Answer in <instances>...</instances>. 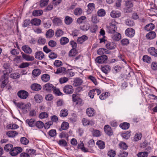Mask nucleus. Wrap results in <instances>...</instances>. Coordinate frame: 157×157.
Instances as JSON below:
<instances>
[{
    "instance_id": "nucleus-1",
    "label": "nucleus",
    "mask_w": 157,
    "mask_h": 157,
    "mask_svg": "<svg viewBox=\"0 0 157 157\" xmlns=\"http://www.w3.org/2000/svg\"><path fill=\"white\" fill-rule=\"evenodd\" d=\"M17 106L18 108L21 109L23 113H26L31 109V105L30 102L26 104L18 102L17 104Z\"/></svg>"
},
{
    "instance_id": "nucleus-2",
    "label": "nucleus",
    "mask_w": 157,
    "mask_h": 157,
    "mask_svg": "<svg viewBox=\"0 0 157 157\" xmlns=\"http://www.w3.org/2000/svg\"><path fill=\"white\" fill-rule=\"evenodd\" d=\"M4 73L3 75L1 76V79L2 80V84L1 85V87L4 88L7 84L8 82V72L5 73V71H4Z\"/></svg>"
},
{
    "instance_id": "nucleus-3",
    "label": "nucleus",
    "mask_w": 157,
    "mask_h": 157,
    "mask_svg": "<svg viewBox=\"0 0 157 157\" xmlns=\"http://www.w3.org/2000/svg\"><path fill=\"white\" fill-rule=\"evenodd\" d=\"M22 151V148L20 147H16L12 148L10 152V154L12 156H15Z\"/></svg>"
},
{
    "instance_id": "nucleus-4",
    "label": "nucleus",
    "mask_w": 157,
    "mask_h": 157,
    "mask_svg": "<svg viewBox=\"0 0 157 157\" xmlns=\"http://www.w3.org/2000/svg\"><path fill=\"white\" fill-rule=\"evenodd\" d=\"M108 31L109 33H113L117 30V27L114 22L111 23L109 24V25L107 26Z\"/></svg>"
},
{
    "instance_id": "nucleus-5",
    "label": "nucleus",
    "mask_w": 157,
    "mask_h": 157,
    "mask_svg": "<svg viewBox=\"0 0 157 157\" xmlns=\"http://www.w3.org/2000/svg\"><path fill=\"white\" fill-rule=\"evenodd\" d=\"M18 96L22 99H26L29 96V93L26 91L21 90L17 93Z\"/></svg>"
},
{
    "instance_id": "nucleus-6",
    "label": "nucleus",
    "mask_w": 157,
    "mask_h": 157,
    "mask_svg": "<svg viewBox=\"0 0 157 157\" xmlns=\"http://www.w3.org/2000/svg\"><path fill=\"white\" fill-rule=\"evenodd\" d=\"M135 30L131 28L127 29L125 32V35L130 37H133L135 35Z\"/></svg>"
},
{
    "instance_id": "nucleus-7",
    "label": "nucleus",
    "mask_w": 157,
    "mask_h": 157,
    "mask_svg": "<svg viewBox=\"0 0 157 157\" xmlns=\"http://www.w3.org/2000/svg\"><path fill=\"white\" fill-rule=\"evenodd\" d=\"M107 59V56L106 55H102L97 57L95 61L99 63H104Z\"/></svg>"
},
{
    "instance_id": "nucleus-8",
    "label": "nucleus",
    "mask_w": 157,
    "mask_h": 157,
    "mask_svg": "<svg viewBox=\"0 0 157 157\" xmlns=\"http://www.w3.org/2000/svg\"><path fill=\"white\" fill-rule=\"evenodd\" d=\"M110 15L113 18H118L121 16V13L119 11L113 10L110 12Z\"/></svg>"
},
{
    "instance_id": "nucleus-9",
    "label": "nucleus",
    "mask_w": 157,
    "mask_h": 157,
    "mask_svg": "<svg viewBox=\"0 0 157 157\" xmlns=\"http://www.w3.org/2000/svg\"><path fill=\"white\" fill-rule=\"evenodd\" d=\"M82 122L84 126L88 125H93L94 124V121L92 120H89L85 118H83L82 120Z\"/></svg>"
},
{
    "instance_id": "nucleus-10",
    "label": "nucleus",
    "mask_w": 157,
    "mask_h": 157,
    "mask_svg": "<svg viewBox=\"0 0 157 157\" xmlns=\"http://www.w3.org/2000/svg\"><path fill=\"white\" fill-rule=\"evenodd\" d=\"M146 37L148 39H153L156 37V33L154 31H151L146 34Z\"/></svg>"
},
{
    "instance_id": "nucleus-11",
    "label": "nucleus",
    "mask_w": 157,
    "mask_h": 157,
    "mask_svg": "<svg viewBox=\"0 0 157 157\" xmlns=\"http://www.w3.org/2000/svg\"><path fill=\"white\" fill-rule=\"evenodd\" d=\"M35 57L37 59L42 60L44 58V54L41 51L37 52L35 53Z\"/></svg>"
},
{
    "instance_id": "nucleus-12",
    "label": "nucleus",
    "mask_w": 157,
    "mask_h": 157,
    "mask_svg": "<svg viewBox=\"0 0 157 157\" xmlns=\"http://www.w3.org/2000/svg\"><path fill=\"white\" fill-rule=\"evenodd\" d=\"M104 129L105 133L108 135H111L113 134L111 128L109 125H105L104 127Z\"/></svg>"
},
{
    "instance_id": "nucleus-13",
    "label": "nucleus",
    "mask_w": 157,
    "mask_h": 157,
    "mask_svg": "<svg viewBox=\"0 0 157 157\" xmlns=\"http://www.w3.org/2000/svg\"><path fill=\"white\" fill-rule=\"evenodd\" d=\"M82 82V80L79 78H76L74 79L73 85L75 87L79 86L80 85Z\"/></svg>"
},
{
    "instance_id": "nucleus-14",
    "label": "nucleus",
    "mask_w": 157,
    "mask_h": 157,
    "mask_svg": "<svg viewBox=\"0 0 157 157\" xmlns=\"http://www.w3.org/2000/svg\"><path fill=\"white\" fill-rule=\"evenodd\" d=\"M148 52L151 55L155 57L157 56V49L154 47H151L148 49Z\"/></svg>"
},
{
    "instance_id": "nucleus-15",
    "label": "nucleus",
    "mask_w": 157,
    "mask_h": 157,
    "mask_svg": "<svg viewBox=\"0 0 157 157\" xmlns=\"http://www.w3.org/2000/svg\"><path fill=\"white\" fill-rule=\"evenodd\" d=\"M22 49L27 54H30L32 52V49L28 45H24L22 47Z\"/></svg>"
},
{
    "instance_id": "nucleus-16",
    "label": "nucleus",
    "mask_w": 157,
    "mask_h": 157,
    "mask_svg": "<svg viewBox=\"0 0 157 157\" xmlns=\"http://www.w3.org/2000/svg\"><path fill=\"white\" fill-rule=\"evenodd\" d=\"M34 99L36 103H40L43 101V98L40 95L37 94L34 96Z\"/></svg>"
},
{
    "instance_id": "nucleus-17",
    "label": "nucleus",
    "mask_w": 157,
    "mask_h": 157,
    "mask_svg": "<svg viewBox=\"0 0 157 157\" xmlns=\"http://www.w3.org/2000/svg\"><path fill=\"white\" fill-rule=\"evenodd\" d=\"M87 7V13L88 14H90L94 9L95 5L93 3H90L88 5Z\"/></svg>"
},
{
    "instance_id": "nucleus-18",
    "label": "nucleus",
    "mask_w": 157,
    "mask_h": 157,
    "mask_svg": "<svg viewBox=\"0 0 157 157\" xmlns=\"http://www.w3.org/2000/svg\"><path fill=\"white\" fill-rule=\"evenodd\" d=\"M95 113L94 109L91 108H89L86 110L87 115L89 117L93 116L94 115Z\"/></svg>"
},
{
    "instance_id": "nucleus-19",
    "label": "nucleus",
    "mask_w": 157,
    "mask_h": 157,
    "mask_svg": "<svg viewBox=\"0 0 157 157\" xmlns=\"http://www.w3.org/2000/svg\"><path fill=\"white\" fill-rule=\"evenodd\" d=\"M97 53L98 55H101L108 54L109 51L105 48H99L98 50Z\"/></svg>"
},
{
    "instance_id": "nucleus-20",
    "label": "nucleus",
    "mask_w": 157,
    "mask_h": 157,
    "mask_svg": "<svg viewBox=\"0 0 157 157\" xmlns=\"http://www.w3.org/2000/svg\"><path fill=\"white\" fill-rule=\"evenodd\" d=\"M21 54H22V57L23 58L27 61H32L34 59L33 56L28 55L22 52L21 53Z\"/></svg>"
},
{
    "instance_id": "nucleus-21",
    "label": "nucleus",
    "mask_w": 157,
    "mask_h": 157,
    "mask_svg": "<svg viewBox=\"0 0 157 157\" xmlns=\"http://www.w3.org/2000/svg\"><path fill=\"white\" fill-rule=\"evenodd\" d=\"M41 72V71L39 69H36L32 71V75L33 77L35 78L40 75Z\"/></svg>"
},
{
    "instance_id": "nucleus-22",
    "label": "nucleus",
    "mask_w": 157,
    "mask_h": 157,
    "mask_svg": "<svg viewBox=\"0 0 157 157\" xmlns=\"http://www.w3.org/2000/svg\"><path fill=\"white\" fill-rule=\"evenodd\" d=\"M106 48L108 49H113L115 48L116 46L113 42H106L105 44Z\"/></svg>"
},
{
    "instance_id": "nucleus-23",
    "label": "nucleus",
    "mask_w": 157,
    "mask_h": 157,
    "mask_svg": "<svg viewBox=\"0 0 157 157\" xmlns=\"http://www.w3.org/2000/svg\"><path fill=\"white\" fill-rule=\"evenodd\" d=\"M155 28V25L152 23H150L146 25L144 27V29L147 31L152 30Z\"/></svg>"
},
{
    "instance_id": "nucleus-24",
    "label": "nucleus",
    "mask_w": 157,
    "mask_h": 157,
    "mask_svg": "<svg viewBox=\"0 0 157 157\" xmlns=\"http://www.w3.org/2000/svg\"><path fill=\"white\" fill-rule=\"evenodd\" d=\"M121 36L120 33L117 32L115 33L112 36V38L115 41H118L121 38Z\"/></svg>"
},
{
    "instance_id": "nucleus-25",
    "label": "nucleus",
    "mask_w": 157,
    "mask_h": 157,
    "mask_svg": "<svg viewBox=\"0 0 157 157\" xmlns=\"http://www.w3.org/2000/svg\"><path fill=\"white\" fill-rule=\"evenodd\" d=\"M110 67L108 65H106L101 67L102 71L105 74H107L110 71Z\"/></svg>"
},
{
    "instance_id": "nucleus-26",
    "label": "nucleus",
    "mask_w": 157,
    "mask_h": 157,
    "mask_svg": "<svg viewBox=\"0 0 157 157\" xmlns=\"http://www.w3.org/2000/svg\"><path fill=\"white\" fill-rule=\"evenodd\" d=\"M41 22V20L37 18H34L31 21V24L34 25H39Z\"/></svg>"
},
{
    "instance_id": "nucleus-27",
    "label": "nucleus",
    "mask_w": 157,
    "mask_h": 157,
    "mask_svg": "<svg viewBox=\"0 0 157 157\" xmlns=\"http://www.w3.org/2000/svg\"><path fill=\"white\" fill-rule=\"evenodd\" d=\"M88 39V37L86 35H83L82 36L78 37L77 41L78 43L81 44Z\"/></svg>"
},
{
    "instance_id": "nucleus-28",
    "label": "nucleus",
    "mask_w": 157,
    "mask_h": 157,
    "mask_svg": "<svg viewBox=\"0 0 157 157\" xmlns=\"http://www.w3.org/2000/svg\"><path fill=\"white\" fill-rule=\"evenodd\" d=\"M18 134V132L16 131H11L7 132L6 134L9 137H13L17 135Z\"/></svg>"
},
{
    "instance_id": "nucleus-29",
    "label": "nucleus",
    "mask_w": 157,
    "mask_h": 157,
    "mask_svg": "<svg viewBox=\"0 0 157 157\" xmlns=\"http://www.w3.org/2000/svg\"><path fill=\"white\" fill-rule=\"evenodd\" d=\"M96 144L101 149H103L105 147L104 142L101 140H98L96 143Z\"/></svg>"
},
{
    "instance_id": "nucleus-30",
    "label": "nucleus",
    "mask_w": 157,
    "mask_h": 157,
    "mask_svg": "<svg viewBox=\"0 0 157 157\" xmlns=\"http://www.w3.org/2000/svg\"><path fill=\"white\" fill-rule=\"evenodd\" d=\"M97 14L99 17H102L105 15L106 12L105 10L101 9L98 10L97 12Z\"/></svg>"
},
{
    "instance_id": "nucleus-31",
    "label": "nucleus",
    "mask_w": 157,
    "mask_h": 157,
    "mask_svg": "<svg viewBox=\"0 0 157 157\" xmlns=\"http://www.w3.org/2000/svg\"><path fill=\"white\" fill-rule=\"evenodd\" d=\"M25 122L30 127H33L35 125V121L34 119H27Z\"/></svg>"
},
{
    "instance_id": "nucleus-32",
    "label": "nucleus",
    "mask_w": 157,
    "mask_h": 157,
    "mask_svg": "<svg viewBox=\"0 0 157 157\" xmlns=\"http://www.w3.org/2000/svg\"><path fill=\"white\" fill-rule=\"evenodd\" d=\"M41 78L43 82H47L49 80L50 77L49 75L45 74L42 75Z\"/></svg>"
},
{
    "instance_id": "nucleus-33",
    "label": "nucleus",
    "mask_w": 157,
    "mask_h": 157,
    "mask_svg": "<svg viewBox=\"0 0 157 157\" xmlns=\"http://www.w3.org/2000/svg\"><path fill=\"white\" fill-rule=\"evenodd\" d=\"M125 2V6L128 9L130 8L133 6V4L131 0H124Z\"/></svg>"
},
{
    "instance_id": "nucleus-34",
    "label": "nucleus",
    "mask_w": 157,
    "mask_h": 157,
    "mask_svg": "<svg viewBox=\"0 0 157 157\" xmlns=\"http://www.w3.org/2000/svg\"><path fill=\"white\" fill-rule=\"evenodd\" d=\"M129 124L127 122H124L120 124V127L123 129H127L129 127Z\"/></svg>"
},
{
    "instance_id": "nucleus-35",
    "label": "nucleus",
    "mask_w": 157,
    "mask_h": 157,
    "mask_svg": "<svg viewBox=\"0 0 157 157\" xmlns=\"http://www.w3.org/2000/svg\"><path fill=\"white\" fill-rule=\"evenodd\" d=\"M43 13V11L41 10H35L32 13V15L34 16H39Z\"/></svg>"
},
{
    "instance_id": "nucleus-36",
    "label": "nucleus",
    "mask_w": 157,
    "mask_h": 157,
    "mask_svg": "<svg viewBox=\"0 0 157 157\" xmlns=\"http://www.w3.org/2000/svg\"><path fill=\"white\" fill-rule=\"evenodd\" d=\"M54 31L52 29H49L46 32V35L47 37L51 38L54 36Z\"/></svg>"
},
{
    "instance_id": "nucleus-37",
    "label": "nucleus",
    "mask_w": 157,
    "mask_h": 157,
    "mask_svg": "<svg viewBox=\"0 0 157 157\" xmlns=\"http://www.w3.org/2000/svg\"><path fill=\"white\" fill-rule=\"evenodd\" d=\"M53 21L56 25H61L62 23V21L58 17L55 18L53 19Z\"/></svg>"
},
{
    "instance_id": "nucleus-38",
    "label": "nucleus",
    "mask_w": 157,
    "mask_h": 157,
    "mask_svg": "<svg viewBox=\"0 0 157 157\" xmlns=\"http://www.w3.org/2000/svg\"><path fill=\"white\" fill-rule=\"evenodd\" d=\"M60 43L62 45H64L67 44L69 41V39L65 37L61 38L60 40Z\"/></svg>"
},
{
    "instance_id": "nucleus-39",
    "label": "nucleus",
    "mask_w": 157,
    "mask_h": 157,
    "mask_svg": "<svg viewBox=\"0 0 157 157\" xmlns=\"http://www.w3.org/2000/svg\"><path fill=\"white\" fill-rule=\"evenodd\" d=\"M48 116V113L45 112H43L40 113L39 117L41 119L47 118Z\"/></svg>"
},
{
    "instance_id": "nucleus-40",
    "label": "nucleus",
    "mask_w": 157,
    "mask_h": 157,
    "mask_svg": "<svg viewBox=\"0 0 157 157\" xmlns=\"http://www.w3.org/2000/svg\"><path fill=\"white\" fill-rule=\"evenodd\" d=\"M86 18L85 16H82L77 19V22L78 24H80L86 21Z\"/></svg>"
},
{
    "instance_id": "nucleus-41",
    "label": "nucleus",
    "mask_w": 157,
    "mask_h": 157,
    "mask_svg": "<svg viewBox=\"0 0 157 157\" xmlns=\"http://www.w3.org/2000/svg\"><path fill=\"white\" fill-rule=\"evenodd\" d=\"M82 12V9L80 8H77L74 10V13L76 15H81Z\"/></svg>"
},
{
    "instance_id": "nucleus-42",
    "label": "nucleus",
    "mask_w": 157,
    "mask_h": 157,
    "mask_svg": "<svg viewBox=\"0 0 157 157\" xmlns=\"http://www.w3.org/2000/svg\"><path fill=\"white\" fill-rule=\"evenodd\" d=\"M61 129L62 130H66L69 127V124L66 122H63L61 125Z\"/></svg>"
},
{
    "instance_id": "nucleus-43",
    "label": "nucleus",
    "mask_w": 157,
    "mask_h": 157,
    "mask_svg": "<svg viewBox=\"0 0 157 157\" xmlns=\"http://www.w3.org/2000/svg\"><path fill=\"white\" fill-rule=\"evenodd\" d=\"M68 114V111L67 109H64L61 110L60 114V116L61 117H66Z\"/></svg>"
},
{
    "instance_id": "nucleus-44",
    "label": "nucleus",
    "mask_w": 157,
    "mask_h": 157,
    "mask_svg": "<svg viewBox=\"0 0 157 157\" xmlns=\"http://www.w3.org/2000/svg\"><path fill=\"white\" fill-rule=\"evenodd\" d=\"M20 77V74L17 72L11 73L10 75V77L14 79L19 78Z\"/></svg>"
},
{
    "instance_id": "nucleus-45",
    "label": "nucleus",
    "mask_w": 157,
    "mask_h": 157,
    "mask_svg": "<svg viewBox=\"0 0 157 157\" xmlns=\"http://www.w3.org/2000/svg\"><path fill=\"white\" fill-rule=\"evenodd\" d=\"M13 147V145L10 144H6L4 147V150L5 151L8 152L11 151Z\"/></svg>"
},
{
    "instance_id": "nucleus-46",
    "label": "nucleus",
    "mask_w": 157,
    "mask_h": 157,
    "mask_svg": "<svg viewBox=\"0 0 157 157\" xmlns=\"http://www.w3.org/2000/svg\"><path fill=\"white\" fill-rule=\"evenodd\" d=\"M65 22L67 25L71 24L72 21V19L71 17L68 16H66L65 17Z\"/></svg>"
},
{
    "instance_id": "nucleus-47",
    "label": "nucleus",
    "mask_w": 157,
    "mask_h": 157,
    "mask_svg": "<svg viewBox=\"0 0 157 157\" xmlns=\"http://www.w3.org/2000/svg\"><path fill=\"white\" fill-rule=\"evenodd\" d=\"M131 136V132L130 131H127L125 133L122 134V136L124 139H128Z\"/></svg>"
},
{
    "instance_id": "nucleus-48",
    "label": "nucleus",
    "mask_w": 157,
    "mask_h": 157,
    "mask_svg": "<svg viewBox=\"0 0 157 157\" xmlns=\"http://www.w3.org/2000/svg\"><path fill=\"white\" fill-rule=\"evenodd\" d=\"M110 95V93L108 92H105L102 93L99 96L101 100H104L108 96Z\"/></svg>"
},
{
    "instance_id": "nucleus-49",
    "label": "nucleus",
    "mask_w": 157,
    "mask_h": 157,
    "mask_svg": "<svg viewBox=\"0 0 157 157\" xmlns=\"http://www.w3.org/2000/svg\"><path fill=\"white\" fill-rule=\"evenodd\" d=\"M143 60L144 62L147 63H150L151 61V58L147 55H144L143 58Z\"/></svg>"
},
{
    "instance_id": "nucleus-50",
    "label": "nucleus",
    "mask_w": 157,
    "mask_h": 157,
    "mask_svg": "<svg viewBox=\"0 0 157 157\" xmlns=\"http://www.w3.org/2000/svg\"><path fill=\"white\" fill-rule=\"evenodd\" d=\"M3 67L4 69L7 70V71H9V73L11 72L12 70V68L10 67V64L8 63H4L3 64Z\"/></svg>"
},
{
    "instance_id": "nucleus-51",
    "label": "nucleus",
    "mask_w": 157,
    "mask_h": 157,
    "mask_svg": "<svg viewBox=\"0 0 157 157\" xmlns=\"http://www.w3.org/2000/svg\"><path fill=\"white\" fill-rule=\"evenodd\" d=\"M35 125L38 128H41L44 126V124L41 121H38L35 123Z\"/></svg>"
},
{
    "instance_id": "nucleus-52",
    "label": "nucleus",
    "mask_w": 157,
    "mask_h": 157,
    "mask_svg": "<svg viewBox=\"0 0 157 157\" xmlns=\"http://www.w3.org/2000/svg\"><path fill=\"white\" fill-rule=\"evenodd\" d=\"M80 28L81 30L84 31H86L89 29L90 25L89 24H86L84 25L80 26Z\"/></svg>"
},
{
    "instance_id": "nucleus-53",
    "label": "nucleus",
    "mask_w": 157,
    "mask_h": 157,
    "mask_svg": "<svg viewBox=\"0 0 157 157\" xmlns=\"http://www.w3.org/2000/svg\"><path fill=\"white\" fill-rule=\"evenodd\" d=\"M46 41L45 39L41 37H40L38 40V43L39 44L44 45Z\"/></svg>"
},
{
    "instance_id": "nucleus-54",
    "label": "nucleus",
    "mask_w": 157,
    "mask_h": 157,
    "mask_svg": "<svg viewBox=\"0 0 157 157\" xmlns=\"http://www.w3.org/2000/svg\"><path fill=\"white\" fill-rule=\"evenodd\" d=\"M48 134L51 137H54L56 135V131L55 129H51L49 131Z\"/></svg>"
},
{
    "instance_id": "nucleus-55",
    "label": "nucleus",
    "mask_w": 157,
    "mask_h": 157,
    "mask_svg": "<svg viewBox=\"0 0 157 157\" xmlns=\"http://www.w3.org/2000/svg\"><path fill=\"white\" fill-rule=\"evenodd\" d=\"M20 141L21 144L25 145L27 144L29 142V140L25 137L21 138Z\"/></svg>"
},
{
    "instance_id": "nucleus-56",
    "label": "nucleus",
    "mask_w": 157,
    "mask_h": 157,
    "mask_svg": "<svg viewBox=\"0 0 157 157\" xmlns=\"http://www.w3.org/2000/svg\"><path fill=\"white\" fill-rule=\"evenodd\" d=\"M142 137V134L140 133H136L135 135L134 138L135 141H137L140 140Z\"/></svg>"
},
{
    "instance_id": "nucleus-57",
    "label": "nucleus",
    "mask_w": 157,
    "mask_h": 157,
    "mask_svg": "<svg viewBox=\"0 0 157 157\" xmlns=\"http://www.w3.org/2000/svg\"><path fill=\"white\" fill-rule=\"evenodd\" d=\"M73 101L75 102L76 105H81L82 103V100L80 98H76L72 100Z\"/></svg>"
},
{
    "instance_id": "nucleus-58",
    "label": "nucleus",
    "mask_w": 157,
    "mask_h": 157,
    "mask_svg": "<svg viewBox=\"0 0 157 157\" xmlns=\"http://www.w3.org/2000/svg\"><path fill=\"white\" fill-rule=\"evenodd\" d=\"M66 70V69L64 67H61L57 69L55 73L56 74H59L64 72Z\"/></svg>"
},
{
    "instance_id": "nucleus-59",
    "label": "nucleus",
    "mask_w": 157,
    "mask_h": 157,
    "mask_svg": "<svg viewBox=\"0 0 157 157\" xmlns=\"http://www.w3.org/2000/svg\"><path fill=\"white\" fill-rule=\"evenodd\" d=\"M63 32L61 29H58L55 33V35L57 37H59L63 35Z\"/></svg>"
},
{
    "instance_id": "nucleus-60",
    "label": "nucleus",
    "mask_w": 157,
    "mask_h": 157,
    "mask_svg": "<svg viewBox=\"0 0 157 157\" xmlns=\"http://www.w3.org/2000/svg\"><path fill=\"white\" fill-rule=\"evenodd\" d=\"M107 155L110 157H114L116 155V152L113 150H110L108 151Z\"/></svg>"
},
{
    "instance_id": "nucleus-61",
    "label": "nucleus",
    "mask_w": 157,
    "mask_h": 157,
    "mask_svg": "<svg viewBox=\"0 0 157 157\" xmlns=\"http://www.w3.org/2000/svg\"><path fill=\"white\" fill-rule=\"evenodd\" d=\"M148 152H141L137 154L138 157H147Z\"/></svg>"
},
{
    "instance_id": "nucleus-62",
    "label": "nucleus",
    "mask_w": 157,
    "mask_h": 157,
    "mask_svg": "<svg viewBox=\"0 0 157 157\" xmlns=\"http://www.w3.org/2000/svg\"><path fill=\"white\" fill-rule=\"evenodd\" d=\"M58 144L60 146H65L67 145L66 140L63 139L60 140L58 142Z\"/></svg>"
},
{
    "instance_id": "nucleus-63",
    "label": "nucleus",
    "mask_w": 157,
    "mask_h": 157,
    "mask_svg": "<svg viewBox=\"0 0 157 157\" xmlns=\"http://www.w3.org/2000/svg\"><path fill=\"white\" fill-rule=\"evenodd\" d=\"M49 0H41L40 1V6L41 7H43L46 5Z\"/></svg>"
},
{
    "instance_id": "nucleus-64",
    "label": "nucleus",
    "mask_w": 157,
    "mask_h": 157,
    "mask_svg": "<svg viewBox=\"0 0 157 157\" xmlns=\"http://www.w3.org/2000/svg\"><path fill=\"white\" fill-rule=\"evenodd\" d=\"M126 24L129 26H132L134 25V22L129 19H127L125 21Z\"/></svg>"
}]
</instances>
